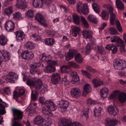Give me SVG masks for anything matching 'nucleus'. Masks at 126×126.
Masks as SVG:
<instances>
[{"instance_id": "nucleus-10", "label": "nucleus", "mask_w": 126, "mask_h": 126, "mask_svg": "<svg viewBox=\"0 0 126 126\" xmlns=\"http://www.w3.org/2000/svg\"><path fill=\"white\" fill-rule=\"evenodd\" d=\"M0 57L3 62L8 61L10 59V54L4 50H0Z\"/></svg>"}, {"instance_id": "nucleus-6", "label": "nucleus", "mask_w": 126, "mask_h": 126, "mask_svg": "<svg viewBox=\"0 0 126 126\" xmlns=\"http://www.w3.org/2000/svg\"><path fill=\"white\" fill-rule=\"evenodd\" d=\"M35 18L44 27L46 28L48 26L46 19L41 14H37L35 16Z\"/></svg>"}, {"instance_id": "nucleus-56", "label": "nucleus", "mask_w": 126, "mask_h": 126, "mask_svg": "<svg viewBox=\"0 0 126 126\" xmlns=\"http://www.w3.org/2000/svg\"><path fill=\"white\" fill-rule=\"evenodd\" d=\"M28 51L26 50L22 52L21 53V56L22 59L27 60V56Z\"/></svg>"}, {"instance_id": "nucleus-19", "label": "nucleus", "mask_w": 126, "mask_h": 126, "mask_svg": "<svg viewBox=\"0 0 126 126\" xmlns=\"http://www.w3.org/2000/svg\"><path fill=\"white\" fill-rule=\"evenodd\" d=\"M118 122L116 120H111L110 118H107L105 120V123L106 126H115Z\"/></svg>"}, {"instance_id": "nucleus-20", "label": "nucleus", "mask_w": 126, "mask_h": 126, "mask_svg": "<svg viewBox=\"0 0 126 126\" xmlns=\"http://www.w3.org/2000/svg\"><path fill=\"white\" fill-rule=\"evenodd\" d=\"M15 34L16 35V39L18 41L22 40L25 36L24 32L22 31H17L15 32Z\"/></svg>"}, {"instance_id": "nucleus-61", "label": "nucleus", "mask_w": 126, "mask_h": 126, "mask_svg": "<svg viewBox=\"0 0 126 126\" xmlns=\"http://www.w3.org/2000/svg\"><path fill=\"white\" fill-rule=\"evenodd\" d=\"M69 64L71 66L75 68H79V65L75 62L71 61L69 62Z\"/></svg>"}, {"instance_id": "nucleus-43", "label": "nucleus", "mask_w": 126, "mask_h": 126, "mask_svg": "<svg viewBox=\"0 0 126 126\" xmlns=\"http://www.w3.org/2000/svg\"><path fill=\"white\" fill-rule=\"evenodd\" d=\"M117 46L120 47V48L122 47L123 50L124 51L125 43L120 38L118 41L117 42Z\"/></svg>"}, {"instance_id": "nucleus-51", "label": "nucleus", "mask_w": 126, "mask_h": 126, "mask_svg": "<svg viewBox=\"0 0 126 126\" xmlns=\"http://www.w3.org/2000/svg\"><path fill=\"white\" fill-rule=\"evenodd\" d=\"M70 68L69 66L67 65L63 66L61 67V71L63 73H67L69 72L68 69Z\"/></svg>"}, {"instance_id": "nucleus-53", "label": "nucleus", "mask_w": 126, "mask_h": 126, "mask_svg": "<svg viewBox=\"0 0 126 126\" xmlns=\"http://www.w3.org/2000/svg\"><path fill=\"white\" fill-rule=\"evenodd\" d=\"M13 14L14 18L17 20H19L21 17V14L19 12H16Z\"/></svg>"}, {"instance_id": "nucleus-55", "label": "nucleus", "mask_w": 126, "mask_h": 126, "mask_svg": "<svg viewBox=\"0 0 126 126\" xmlns=\"http://www.w3.org/2000/svg\"><path fill=\"white\" fill-rule=\"evenodd\" d=\"M5 107L2 104L0 103V114L3 115L5 114Z\"/></svg>"}, {"instance_id": "nucleus-33", "label": "nucleus", "mask_w": 126, "mask_h": 126, "mask_svg": "<svg viewBox=\"0 0 126 126\" xmlns=\"http://www.w3.org/2000/svg\"><path fill=\"white\" fill-rule=\"evenodd\" d=\"M102 110L101 108L100 107H99L98 108L95 107L94 110V116L95 117H98L101 116Z\"/></svg>"}, {"instance_id": "nucleus-7", "label": "nucleus", "mask_w": 126, "mask_h": 126, "mask_svg": "<svg viewBox=\"0 0 126 126\" xmlns=\"http://www.w3.org/2000/svg\"><path fill=\"white\" fill-rule=\"evenodd\" d=\"M12 110L14 119L15 120H21L22 119L23 112L16 109H13Z\"/></svg>"}, {"instance_id": "nucleus-24", "label": "nucleus", "mask_w": 126, "mask_h": 126, "mask_svg": "<svg viewBox=\"0 0 126 126\" xmlns=\"http://www.w3.org/2000/svg\"><path fill=\"white\" fill-rule=\"evenodd\" d=\"M69 103L65 100H62L60 102L59 106L62 108L67 109L69 106Z\"/></svg>"}, {"instance_id": "nucleus-22", "label": "nucleus", "mask_w": 126, "mask_h": 126, "mask_svg": "<svg viewBox=\"0 0 126 126\" xmlns=\"http://www.w3.org/2000/svg\"><path fill=\"white\" fill-rule=\"evenodd\" d=\"M83 37L86 38H90L92 36V32L90 30H84L82 32Z\"/></svg>"}, {"instance_id": "nucleus-11", "label": "nucleus", "mask_w": 126, "mask_h": 126, "mask_svg": "<svg viewBox=\"0 0 126 126\" xmlns=\"http://www.w3.org/2000/svg\"><path fill=\"white\" fill-rule=\"evenodd\" d=\"M5 26L6 30L9 32H13L15 28L14 23L11 21H7L5 23Z\"/></svg>"}, {"instance_id": "nucleus-41", "label": "nucleus", "mask_w": 126, "mask_h": 126, "mask_svg": "<svg viewBox=\"0 0 126 126\" xmlns=\"http://www.w3.org/2000/svg\"><path fill=\"white\" fill-rule=\"evenodd\" d=\"M7 40L4 35H1L0 36V45L2 46L5 45L7 43Z\"/></svg>"}, {"instance_id": "nucleus-28", "label": "nucleus", "mask_w": 126, "mask_h": 126, "mask_svg": "<svg viewBox=\"0 0 126 126\" xmlns=\"http://www.w3.org/2000/svg\"><path fill=\"white\" fill-rule=\"evenodd\" d=\"M73 20L74 23L77 25L80 24V16L77 14L72 15Z\"/></svg>"}, {"instance_id": "nucleus-37", "label": "nucleus", "mask_w": 126, "mask_h": 126, "mask_svg": "<svg viewBox=\"0 0 126 126\" xmlns=\"http://www.w3.org/2000/svg\"><path fill=\"white\" fill-rule=\"evenodd\" d=\"M101 17L103 19L107 20L109 17V14L105 10H103L101 13Z\"/></svg>"}, {"instance_id": "nucleus-32", "label": "nucleus", "mask_w": 126, "mask_h": 126, "mask_svg": "<svg viewBox=\"0 0 126 126\" xmlns=\"http://www.w3.org/2000/svg\"><path fill=\"white\" fill-rule=\"evenodd\" d=\"M92 82L94 87H97L100 86L103 84V82L99 79H94L92 80Z\"/></svg>"}, {"instance_id": "nucleus-9", "label": "nucleus", "mask_w": 126, "mask_h": 126, "mask_svg": "<svg viewBox=\"0 0 126 126\" xmlns=\"http://www.w3.org/2000/svg\"><path fill=\"white\" fill-rule=\"evenodd\" d=\"M90 38V42L88 43L85 47V52L86 54H89L92 49L93 47V45L95 44V39L94 38L92 37Z\"/></svg>"}, {"instance_id": "nucleus-12", "label": "nucleus", "mask_w": 126, "mask_h": 126, "mask_svg": "<svg viewBox=\"0 0 126 126\" xmlns=\"http://www.w3.org/2000/svg\"><path fill=\"white\" fill-rule=\"evenodd\" d=\"M70 92L71 96L75 98L79 97L81 94L80 90L76 87H74L72 89Z\"/></svg>"}, {"instance_id": "nucleus-30", "label": "nucleus", "mask_w": 126, "mask_h": 126, "mask_svg": "<svg viewBox=\"0 0 126 126\" xmlns=\"http://www.w3.org/2000/svg\"><path fill=\"white\" fill-rule=\"evenodd\" d=\"M24 46L28 49H34L35 46L32 42L28 41L25 43Z\"/></svg>"}, {"instance_id": "nucleus-23", "label": "nucleus", "mask_w": 126, "mask_h": 126, "mask_svg": "<svg viewBox=\"0 0 126 126\" xmlns=\"http://www.w3.org/2000/svg\"><path fill=\"white\" fill-rule=\"evenodd\" d=\"M59 126H70L71 123L66 119L61 118L59 122Z\"/></svg>"}, {"instance_id": "nucleus-49", "label": "nucleus", "mask_w": 126, "mask_h": 126, "mask_svg": "<svg viewBox=\"0 0 126 126\" xmlns=\"http://www.w3.org/2000/svg\"><path fill=\"white\" fill-rule=\"evenodd\" d=\"M81 19L83 26L85 28H88L89 26V24L85 18L83 16H81Z\"/></svg>"}, {"instance_id": "nucleus-2", "label": "nucleus", "mask_w": 126, "mask_h": 126, "mask_svg": "<svg viewBox=\"0 0 126 126\" xmlns=\"http://www.w3.org/2000/svg\"><path fill=\"white\" fill-rule=\"evenodd\" d=\"M26 84L30 87L35 88L36 90L40 88L42 84V81L38 79L29 78L27 80Z\"/></svg>"}, {"instance_id": "nucleus-39", "label": "nucleus", "mask_w": 126, "mask_h": 126, "mask_svg": "<svg viewBox=\"0 0 126 126\" xmlns=\"http://www.w3.org/2000/svg\"><path fill=\"white\" fill-rule=\"evenodd\" d=\"M46 71L49 73H51L54 72L55 70V68L54 66L52 65H48L45 68Z\"/></svg>"}, {"instance_id": "nucleus-18", "label": "nucleus", "mask_w": 126, "mask_h": 126, "mask_svg": "<svg viewBox=\"0 0 126 126\" xmlns=\"http://www.w3.org/2000/svg\"><path fill=\"white\" fill-rule=\"evenodd\" d=\"M69 78L71 79L72 83L74 84L75 82L78 81L79 80L77 73L76 72H72L70 74Z\"/></svg>"}, {"instance_id": "nucleus-15", "label": "nucleus", "mask_w": 126, "mask_h": 126, "mask_svg": "<svg viewBox=\"0 0 126 126\" xmlns=\"http://www.w3.org/2000/svg\"><path fill=\"white\" fill-rule=\"evenodd\" d=\"M108 110L110 114L113 116H116L118 113V110L116 108L111 105L108 107Z\"/></svg>"}, {"instance_id": "nucleus-54", "label": "nucleus", "mask_w": 126, "mask_h": 126, "mask_svg": "<svg viewBox=\"0 0 126 126\" xmlns=\"http://www.w3.org/2000/svg\"><path fill=\"white\" fill-rule=\"evenodd\" d=\"M41 90L42 93H44L47 91V88L46 86L44 85L43 84L42 82V84L41 85L40 88L38 89H36V90Z\"/></svg>"}, {"instance_id": "nucleus-60", "label": "nucleus", "mask_w": 126, "mask_h": 126, "mask_svg": "<svg viewBox=\"0 0 126 126\" xmlns=\"http://www.w3.org/2000/svg\"><path fill=\"white\" fill-rule=\"evenodd\" d=\"M27 56V60H29L33 58L34 57V56L33 53L31 51H28Z\"/></svg>"}, {"instance_id": "nucleus-14", "label": "nucleus", "mask_w": 126, "mask_h": 126, "mask_svg": "<svg viewBox=\"0 0 126 126\" xmlns=\"http://www.w3.org/2000/svg\"><path fill=\"white\" fill-rule=\"evenodd\" d=\"M41 65L39 63H33L30 67V73L32 75L34 74L38 70V67H40Z\"/></svg>"}, {"instance_id": "nucleus-26", "label": "nucleus", "mask_w": 126, "mask_h": 126, "mask_svg": "<svg viewBox=\"0 0 126 126\" xmlns=\"http://www.w3.org/2000/svg\"><path fill=\"white\" fill-rule=\"evenodd\" d=\"M33 5L35 7L41 8L43 5L42 0H33Z\"/></svg>"}, {"instance_id": "nucleus-25", "label": "nucleus", "mask_w": 126, "mask_h": 126, "mask_svg": "<svg viewBox=\"0 0 126 126\" xmlns=\"http://www.w3.org/2000/svg\"><path fill=\"white\" fill-rule=\"evenodd\" d=\"M108 92V89L106 87H104L101 89L100 91L101 97L103 98H106L107 96Z\"/></svg>"}, {"instance_id": "nucleus-57", "label": "nucleus", "mask_w": 126, "mask_h": 126, "mask_svg": "<svg viewBox=\"0 0 126 126\" xmlns=\"http://www.w3.org/2000/svg\"><path fill=\"white\" fill-rule=\"evenodd\" d=\"M116 24L117 29L118 31L121 32H122V28L119 21L118 20H116Z\"/></svg>"}, {"instance_id": "nucleus-8", "label": "nucleus", "mask_w": 126, "mask_h": 126, "mask_svg": "<svg viewBox=\"0 0 126 126\" xmlns=\"http://www.w3.org/2000/svg\"><path fill=\"white\" fill-rule=\"evenodd\" d=\"M18 78V76L14 73L10 72L8 75L7 76L6 78V81L8 82L14 83Z\"/></svg>"}, {"instance_id": "nucleus-59", "label": "nucleus", "mask_w": 126, "mask_h": 126, "mask_svg": "<svg viewBox=\"0 0 126 126\" xmlns=\"http://www.w3.org/2000/svg\"><path fill=\"white\" fill-rule=\"evenodd\" d=\"M120 39V38L119 37L116 36H114L110 38V40L112 42H116L117 43Z\"/></svg>"}, {"instance_id": "nucleus-44", "label": "nucleus", "mask_w": 126, "mask_h": 126, "mask_svg": "<svg viewBox=\"0 0 126 126\" xmlns=\"http://www.w3.org/2000/svg\"><path fill=\"white\" fill-rule=\"evenodd\" d=\"M80 30L79 28L77 27H76L73 29L72 30L73 36L75 37H76L77 35V34L79 33Z\"/></svg>"}, {"instance_id": "nucleus-38", "label": "nucleus", "mask_w": 126, "mask_h": 126, "mask_svg": "<svg viewBox=\"0 0 126 126\" xmlns=\"http://www.w3.org/2000/svg\"><path fill=\"white\" fill-rule=\"evenodd\" d=\"M115 2L117 8L121 10L124 9V5L121 1L120 0H116Z\"/></svg>"}, {"instance_id": "nucleus-17", "label": "nucleus", "mask_w": 126, "mask_h": 126, "mask_svg": "<svg viewBox=\"0 0 126 126\" xmlns=\"http://www.w3.org/2000/svg\"><path fill=\"white\" fill-rule=\"evenodd\" d=\"M16 5L17 8L21 9L27 7L26 2L24 0H17Z\"/></svg>"}, {"instance_id": "nucleus-13", "label": "nucleus", "mask_w": 126, "mask_h": 126, "mask_svg": "<svg viewBox=\"0 0 126 126\" xmlns=\"http://www.w3.org/2000/svg\"><path fill=\"white\" fill-rule=\"evenodd\" d=\"M61 79L59 75L57 73L52 74L51 76V80L52 83L54 85L58 84Z\"/></svg>"}, {"instance_id": "nucleus-63", "label": "nucleus", "mask_w": 126, "mask_h": 126, "mask_svg": "<svg viewBox=\"0 0 126 126\" xmlns=\"http://www.w3.org/2000/svg\"><path fill=\"white\" fill-rule=\"evenodd\" d=\"M99 56L97 54H96L92 57L91 59L94 62H95L99 60Z\"/></svg>"}, {"instance_id": "nucleus-47", "label": "nucleus", "mask_w": 126, "mask_h": 126, "mask_svg": "<svg viewBox=\"0 0 126 126\" xmlns=\"http://www.w3.org/2000/svg\"><path fill=\"white\" fill-rule=\"evenodd\" d=\"M92 7L95 13H98L99 12V5L96 3H94L92 4Z\"/></svg>"}, {"instance_id": "nucleus-62", "label": "nucleus", "mask_w": 126, "mask_h": 126, "mask_svg": "<svg viewBox=\"0 0 126 126\" xmlns=\"http://www.w3.org/2000/svg\"><path fill=\"white\" fill-rule=\"evenodd\" d=\"M18 92L22 96L25 94V90L24 87H19L18 88Z\"/></svg>"}, {"instance_id": "nucleus-52", "label": "nucleus", "mask_w": 126, "mask_h": 126, "mask_svg": "<svg viewBox=\"0 0 126 126\" xmlns=\"http://www.w3.org/2000/svg\"><path fill=\"white\" fill-rule=\"evenodd\" d=\"M40 58L41 61L44 62H46L47 63L49 60V58L44 55H42L40 56Z\"/></svg>"}, {"instance_id": "nucleus-31", "label": "nucleus", "mask_w": 126, "mask_h": 126, "mask_svg": "<svg viewBox=\"0 0 126 126\" xmlns=\"http://www.w3.org/2000/svg\"><path fill=\"white\" fill-rule=\"evenodd\" d=\"M25 16L28 18L33 17L34 16V12L31 9H30L27 11L25 13Z\"/></svg>"}, {"instance_id": "nucleus-4", "label": "nucleus", "mask_w": 126, "mask_h": 126, "mask_svg": "<svg viewBox=\"0 0 126 126\" xmlns=\"http://www.w3.org/2000/svg\"><path fill=\"white\" fill-rule=\"evenodd\" d=\"M104 7L108 9L110 14V23L111 25H113L114 24V21L115 19V15L113 13V8L112 6L110 4H105Z\"/></svg>"}, {"instance_id": "nucleus-3", "label": "nucleus", "mask_w": 126, "mask_h": 126, "mask_svg": "<svg viewBox=\"0 0 126 126\" xmlns=\"http://www.w3.org/2000/svg\"><path fill=\"white\" fill-rule=\"evenodd\" d=\"M113 66L115 69L121 70L126 67V62L122 60H117L114 62Z\"/></svg>"}, {"instance_id": "nucleus-21", "label": "nucleus", "mask_w": 126, "mask_h": 126, "mask_svg": "<svg viewBox=\"0 0 126 126\" xmlns=\"http://www.w3.org/2000/svg\"><path fill=\"white\" fill-rule=\"evenodd\" d=\"M105 48L109 50H111L113 54L116 53L117 51V49L116 46L112 44L107 45Z\"/></svg>"}, {"instance_id": "nucleus-29", "label": "nucleus", "mask_w": 126, "mask_h": 126, "mask_svg": "<svg viewBox=\"0 0 126 126\" xmlns=\"http://www.w3.org/2000/svg\"><path fill=\"white\" fill-rule=\"evenodd\" d=\"M118 99L121 103L125 102L126 100V94L123 92L120 93L118 96Z\"/></svg>"}, {"instance_id": "nucleus-34", "label": "nucleus", "mask_w": 126, "mask_h": 126, "mask_svg": "<svg viewBox=\"0 0 126 126\" xmlns=\"http://www.w3.org/2000/svg\"><path fill=\"white\" fill-rule=\"evenodd\" d=\"M52 123L51 119L49 118H47L43 119L42 126H50Z\"/></svg>"}, {"instance_id": "nucleus-35", "label": "nucleus", "mask_w": 126, "mask_h": 126, "mask_svg": "<svg viewBox=\"0 0 126 126\" xmlns=\"http://www.w3.org/2000/svg\"><path fill=\"white\" fill-rule=\"evenodd\" d=\"M74 59L75 61L77 63H81L83 61L81 55L79 53H78L76 55Z\"/></svg>"}, {"instance_id": "nucleus-1", "label": "nucleus", "mask_w": 126, "mask_h": 126, "mask_svg": "<svg viewBox=\"0 0 126 126\" xmlns=\"http://www.w3.org/2000/svg\"><path fill=\"white\" fill-rule=\"evenodd\" d=\"M45 99L43 97H40L39 99L41 103L44 105L51 111H54L56 109L57 107L53 101L49 100H46L45 102Z\"/></svg>"}, {"instance_id": "nucleus-48", "label": "nucleus", "mask_w": 126, "mask_h": 126, "mask_svg": "<svg viewBox=\"0 0 126 126\" xmlns=\"http://www.w3.org/2000/svg\"><path fill=\"white\" fill-rule=\"evenodd\" d=\"M13 12V9L12 7L11 6L6 8L4 11L5 13L8 16L10 15Z\"/></svg>"}, {"instance_id": "nucleus-5", "label": "nucleus", "mask_w": 126, "mask_h": 126, "mask_svg": "<svg viewBox=\"0 0 126 126\" xmlns=\"http://www.w3.org/2000/svg\"><path fill=\"white\" fill-rule=\"evenodd\" d=\"M77 12L79 13H82L84 15H86L89 13L88 8L85 4L83 5L82 2H79L77 3Z\"/></svg>"}, {"instance_id": "nucleus-42", "label": "nucleus", "mask_w": 126, "mask_h": 126, "mask_svg": "<svg viewBox=\"0 0 126 126\" xmlns=\"http://www.w3.org/2000/svg\"><path fill=\"white\" fill-rule=\"evenodd\" d=\"M22 96L18 91L14 90L13 92V99H15L16 101H18V98Z\"/></svg>"}, {"instance_id": "nucleus-27", "label": "nucleus", "mask_w": 126, "mask_h": 126, "mask_svg": "<svg viewBox=\"0 0 126 126\" xmlns=\"http://www.w3.org/2000/svg\"><path fill=\"white\" fill-rule=\"evenodd\" d=\"M91 87L88 84H86L84 85V89L82 95L84 96V93H86L88 94L90 93L91 91Z\"/></svg>"}, {"instance_id": "nucleus-46", "label": "nucleus", "mask_w": 126, "mask_h": 126, "mask_svg": "<svg viewBox=\"0 0 126 126\" xmlns=\"http://www.w3.org/2000/svg\"><path fill=\"white\" fill-rule=\"evenodd\" d=\"M81 73L82 75L88 79H90L92 76V75L91 73L87 72L86 70H81Z\"/></svg>"}, {"instance_id": "nucleus-16", "label": "nucleus", "mask_w": 126, "mask_h": 126, "mask_svg": "<svg viewBox=\"0 0 126 126\" xmlns=\"http://www.w3.org/2000/svg\"><path fill=\"white\" fill-rule=\"evenodd\" d=\"M43 118L40 115H37L34 117V123L35 125L40 126H42L43 121Z\"/></svg>"}, {"instance_id": "nucleus-40", "label": "nucleus", "mask_w": 126, "mask_h": 126, "mask_svg": "<svg viewBox=\"0 0 126 126\" xmlns=\"http://www.w3.org/2000/svg\"><path fill=\"white\" fill-rule=\"evenodd\" d=\"M88 19L89 21L96 23L98 22V20L95 16L92 15H89L88 17Z\"/></svg>"}, {"instance_id": "nucleus-50", "label": "nucleus", "mask_w": 126, "mask_h": 126, "mask_svg": "<svg viewBox=\"0 0 126 126\" xmlns=\"http://www.w3.org/2000/svg\"><path fill=\"white\" fill-rule=\"evenodd\" d=\"M109 32L111 35L116 34L118 32L116 29L114 27H111L109 29Z\"/></svg>"}, {"instance_id": "nucleus-64", "label": "nucleus", "mask_w": 126, "mask_h": 126, "mask_svg": "<svg viewBox=\"0 0 126 126\" xmlns=\"http://www.w3.org/2000/svg\"><path fill=\"white\" fill-rule=\"evenodd\" d=\"M4 91V92L8 95H9L11 92V90L10 89L9 87H8L5 88Z\"/></svg>"}, {"instance_id": "nucleus-45", "label": "nucleus", "mask_w": 126, "mask_h": 126, "mask_svg": "<svg viewBox=\"0 0 126 126\" xmlns=\"http://www.w3.org/2000/svg\"><path fill=\"white\" fill-rule=\"evenodd\" d=\"M47 108V109L46 108L44 107L42 109V112L44 114L46 115H48L49 116H52V114L50 111L49 110H51L49 109H48Z\"/></svg>"}, {"instance_id": "nucleus-36", "label": "nucleus", "mask_w": 126, "mask_h": 126, "mask_svg": "<svg viewBox=\"0 0 126 126\" xmlns=\"http://www.w3.org/2000/svg\"><path fill=\"white\" fill-rule=\"evenodd\" d=\"M55 41L52 38H47L45 41V44L48 46H52L55 43Z\"/></svg>"}, {"instance_id": "nucleus-58", "label": "nucleus", "mask_w": 126, "mask_h": 126, "mask_svg": "<svg viewBox=\"0 0 126 126\" xmlns=\"http://www.w3.org/2000/svg\"><path fill=\"white\" fill-rule=\"evenodd\" d=\"M38 94L36 92L34 93L33 92H32L31 94V99L34 101L36 100L37 99Z\"/></svg>"}]
</instances>
